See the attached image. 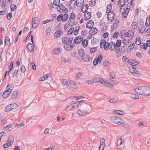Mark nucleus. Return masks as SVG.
Wrapping results in <instances>:
<instances>
[{"label": "nucleus", "instance_id": "obj_29", "mask_svg": "<svg viewBox=\"0 0 150 150\" xmlns=\"http://www.w3.org/2000/svg\"><path fill=\"white\" fill-rule=\"evenodd\" d=\"M132 74L135 76H138L139 75V72L136 70L135 69H134V70H133L132 71H131Z\"/></svg>", "mask_w": 150, "mask_h": 150}, {"label": "nucleus", "instance_id": "obj_10", "mask_svg": "<svg viewBox=\"0 0 150 150\" xmlns=\"http://www.w3.org/2000/svg\"><path fill=\"white\" fill-rule=\"evenodd\" d=\"M26 47L28 50L31 52H33L34 51V46L31 43H28L26 45Z\"/></svg>", "mask_w": 150, "mask_h": 150}, {"label": "nucleus", "instance_id": "obj_43", "mask_svg": "<svg viewBox=\"0 0 150 150\" xmlns=\"http://www.w3.org/2000/svg\"><path fill=\"white\" fill-rule=\"evenodd\" d=\"M146 95L148 96L150 95V87L146 86Z\"/></svg>", "mask_w": 150, "mask_h": 150}, {"label": "nucleus", "instance_id": "obj_21", "mask_svg": "<svg viewBox=\"0 0 150 150\" xmlns=\"http://www.w3.org/2000/svg\"><path fill=\"white\" fill-rule=\"evenodd\" d=\"M69 17V15L67 13L64 14V15H62V19H61V21L63 22L66 21L68 19Z\"/></svg>", "mask_w": 150, "mask_h": 150}, {"label": "nucleus", "instance_id": "obj_63", "mask_svg": "<svg viewBox=\"0 0 150 150\" xmlns=\"http://www.w3.org/2000/svg\"><path fill=\"white\" fill-rule=\"evenodd\" d=\"M112 5L111 4H109L108 6H107V11H109V12H112V11H111V10L112 9Z\"/></svg>", "mask_w": 150, "mask_h": 150}, {"label": "nucleus", "instance_id": "obj_55", "mask_svg": "<svg viewBox=\"0 0 150 150\" xmlns=\"http://www.w3.org/2000/svg\"><path fill=\"white\" fill-rule=\"evenodd\" d=\"M110 45H113V50L114 49H115L117 50V48L116 47H117L116 46V45L115 44V43L114 42H110Z\"/></svg>", "mask_w": 150, "mask_h": 150}, {"label": "nucleus", "instance_id": "obj_41", "mask_svg": "<svg viewBox=\"0 0 150 150\" xmlns=\"http://www.w3.org/2000/svg\"><path fill=\"white\" fill-rule=\"evenodd\" d=\"M75 23V20L70 19L69 21V25L70 26H72Z\"/></svg>", "mask_w": 150, "mask_h": 150}, {"label": "nucleus", "instance_id": "obj_59", "mask_svg": "<svg viewBox=\"0 0 150 150\" xmlns=\"http://www.w3.org/2000/svg\"><path fill=\"white\" fill-rule=\"evenodd\" d=\"M72 104L70 105H69L65 109L67 111H69L72 109L74 108H73L72 107Z\"/></svg>", "mask_w": 150, "mask_h": 150}, {"label": "nucleus", "instance_id": "obj_13", "mask_svg": "<svg viewBox=\"0 0 150 150\" xmlns=\"http://www.w3.org/2000/svg\"><path fill=\"white\" fill-rule=\"evenodd\" d=\"M125 2V0H120L118 1V5L119 6L121 7L120 9V12H121L122 11V7H123Z\"/></svg>", "mask_w": 150, "mask_h": 150}, {"label": "nucleus", "instance_id": "obj_45", "mask_svg": "<svg viewBox=\"0 0 150 150\" xmlns=\"http://www.w3.org/2000/svg\"><path fill=\"white\" fill-rule=\"evenodd\" d=\"M116 77L115 73L114 72H111L110 74V79H114Z\"/></svg>", "mask_w": 150, "mask_h": 150}, {"label": "nucleus", "instance_id": "obj_30", "mask_svg": "<svg viewBox=\"0 0 150 150\" xmlns=\"http://www.w3.org/2000/svg\"><path fill=\"white\" fill-rule=\"evenodd\" d=\"M9 140L7 141V143L4 144L3 145V146L5 148H7L10 145H11L12 144V142H8Z\"/></svg>", "mask_w": 150, "mask_h": 150}, {"label": "nucleus", "instance_id": "obj_64", "mask_svg": "<svg viewBox=\"0 0 150 150\" xmlns=\"http://www.w3.org/2000/svg\"><path fill=\"white\" fill-rule=\"evenodd\" d=\"M119 35V33L118 32H116L114 34L113 38H117Z\"/></svg>", "mask_w": 150, "mask_h": 150}, {"label": "nucleus", "instance_id": "obj_51", "mask_svg": "<svg viewBox=\"0 0 150 150\" xmlns=\"http://www.w3.org/2000/svg\"><path fill=\"white\" fill-rule=\"evenodd\" d=\"M141 40H140V38H139L138 40V38H137V41L135 42L136 44L137 45H139L141 44Z\"/></svg>", "mask_w": 150, "mask_h": 150}, {"label": "nucleus", "instance_id": "obj_33", "mask_svg": "<svg viewBox=\"0 0 150 150\" xmlns=\"http://www.w3.org/2000/svg\"><path fill=\"white\" fill-rule=\"evenodd\" d=\"M131 26L133 30L136 29L137 27V23L136 22H133L132 23Z\"/></svg>", "mask_w": 150, "mask_h": 150}, {"label": "nucleus", "instance_id": "obj_26", "mask_svg": "<svg viewBox=\"0 0 150 150\" xmlns=\"http://www.w3.org/2000/svg\"><path fill=\"white\" fill-rule=\"evenodd\" d=\"M129 62L131 63V65H136L138 64L139 63V62L138 61H135L134 59H132Z\"/></svg>", "mask_w": 150, "mask_h": 150}, {"label": "nucleus", "instance_id": "obj_5", "mask_svg": "<svg viewBox=\"0 0 150 150\" xmlns=\"http://www.w3.org/2000/svg\"><path fill=\"white\" fill-rule=\"evenodd\" d=\"M111 120L113 123L117 124L119 125V122L120 123V121L122 120V119L120 118L115 116H113L111 117Z\"/></svg>", "mask_w": 150, "mask_h": 150}, {"label": "nucleus", "instance_id": "obj_50", "mask_svg": "<svg viewBox=\"0 0 150 150\" xmlns=\"http://www.w3.org/2000/svg\"><path fill=\"white\" fill-rule=\"evenodd\" d=\"M11 105V108L12 109L16 108H17L18 105L16 104L15 103H13L10 104Z\"/></svg>", "mask_w": 150, "mask_h": 150}, {"label": "nucleus", "instance_id": "obj_32", "mask_svg": "<svg viewBox=\"0 0 150 150\" xmlns=\"http://www.w3.org/2000/svg\"><path fill=\"white\" fill-rule=\"evenodd\" d=\"M110 64L111 63L109 61L106 60L104 61L103 63V65L104 67L107 66H109Z\"/></svg>", "mask_w": 150, "mask_h": 150}, {"label": "nucleus", "instance_id": "obj_46", "mask_svg": "<svg viewBox=\"0 0 150 150\" xmlns=\"http://www.w3.org/2000/svg\"><path fill=\"white\" fill-rule=\"evenodd\" d=\"M119 21L117 19L115 20L113 22V25L114 27H117V25Z\"/></svg>", "mask_w": 150, "mask_h": 150}, {"label": "nucleus", "instance_id": "obj_48", "mask_svg": "<svg viewBox=\"0 0 150 150\" xmlns=\"http://www.w3.org/2000/svg\"><path fill=\"white\" fill-rule=\"evenodd\" d=\"M93 83H98L101 81V80L100 78H95L93 80Z\"/></svg>", "mask_w": 150, "mask_h": 150}, {"label": "nucleus", "instance_id": "obj_44", "mask_svg": "<svg viewBox=\"0 0 150 150\" xmlns=\"http://www.w3.org/2000/svg\"><path fill=\"white\" fill-rule=\"evenodd\" d=\"M82 43L83 46L84 47H86L87 46L88 41L86 39L84 40H83Z\"/></svg>", "mask_w": 150, "mask_h": 150}, {"label": "nucleus", "instance_id": "obj_24", "mask_svg": "<svg viewBox=\"0 0 150 150\" xmlns=\"http://www.w3.org/2000/svg\"><path fill=\"white\" fill-rule=\"evenodd\" d=\"M126 50L125 46H122L120 48H119L117 50V52H121L122 53H124Z\"/></svg>", "mask_w": 150, "mask_h": 150}, {"label": "nucleus", "instance_id": "obj_2", "mask_svg": "<svg viewBox=\"0 0 150 150\" xmlns=\"http://www.w3.org/2000/svg\"><path fill=\"white\" fill-rule=\"evenodd\" d=\"M62 84L74 88V86H75V83L73 81L69 80L63 79L61 81Z\"/></svg>", "mask_w": 150, "mask_h": 150}, {"label": "nucleus", "instance_id": "obj_23", "mask_svg": "<svg viewBox=\"0 0 150 150\" xmlns=\"http://www.w3.org/2000/svg\"><path fill=\"white\" fill-rule=\"evenodd\" d=\"M81 57L82 60L83 61L85 62H88L91 61V58L87 56L85 57Z\"/></svg>", "mask_w": 150, "mask_h": 150}, {"label": "nucleus", "instance_id": "obj_36", "mask_svg": "<svg viewBox=\"0 0 150 150\" xmlns=\"http://www.w3.org/2000/svg\"><path fill=\"white\" fill-rule=\"evenodd\" d=\"M76 16L74 13L72 12L70 16L69 19H73L75 20V19Z\"/></svg>", "mask_w": 150, "mask_h": 150}, {"label": "nucleus", "instance_id": "obj_1", "mask_svg": "<svg viewBox=\"0 0 150 150\" xmlns=\"http://www.w3.org/2000/svg\"><path fill=\"white\" fill-rule=\"evenodd\" d=\"M146 86H140L137 88H136L134 91L138 94L143 96H146Z\"/></svg>", "mask_w": 150, "mask_h": 150}, {"label": "nucleus", "instance_id": "obj_12", "mask_svg": "<svg viewBox=\"0 0 150 150\" xmlns=\"http://www.w3.org/2000/svg\"><path fill=\"white\" fill-rule=\"evenodd\" d=\"M36 18L34 17L33 18L32 20V25L33 28L35 29L38 25V24L36 23L37 20L36 19Z\"/></svg>", "mask_w": 150, "mask_h": 150}, {"label": "nucleus", "instance_id": "obj_57", "mask_svg": "<svg viewBox=\"0 0 150 150\" xmlns=\"http://www.w3.org/2000/svg\"><path fill=\"white\" fill-rule=\"evenodd\" d=\"M97 50V47H92L90 49V52L91 53H94Z\"/></svg>", "mask_w": 150, "mask_h": 150}, {"label": "nucleus", "instance_id": "obj_42", "mask_svg": "<svg viewBox=\"0 0 150 150\" xmlns=\"http://www.w3.org/2000/svg\"><path fill=\"white\" fill-rule=\"evenodd\" d=\"M121 41L120 40H118L115 43L117 47L118 48L120 47L121 44Z\"/></svg>", "mask_w": 150, "mask_h": 150}, {"label": "nucleus", "instance_id": "obj_28", "mask_svg": "<svg viewBox=\"0 0 150 150\" xmlns=\"http://www.w3.org/2000/svg\"><path fill=\"white\" fill-rule=\"evenodd\" d=\"M5 44L8 46H10L11 45L10 40L8 37H6L5 40Z\"/></svg>", "mask_w": 150, "mask_h": 150}, {"label": "nucleus", "instance_id": "obj_37", "mask_svg": "<svg viewBox=\"0 0 150 150\" xmlns=\"http://www.w3.org/2000/svg\"><path fill=\"white\" fill-rule=\"evenodd\" d=\"M96 0H91L89 3L90 6L93 7L96 4Z\"/></svg>", "mask_w": 150, "mask_h": 150}, {"label": "nucleus", "instance_id": "obj_34", "mask_svg": "<svg viewBox=\"0 0 150 150\" xmlns=\"http://www.w3.org/2000/svg\"><path fill=\"white\" fill-rule=\"evenodd\" d=\"M103 59V55L102 54L99 55L98 57L97 58H96V60L97 62H98L100 63L102 59Z\"/></svg>", "mask_w": 150, "mask_h": 150}, {"label": "nucleus", "instance_id": "obj_14", "mask_svg": "<svg viewBox=\"0 0 150 150\" xmlns=\"http://www.w3.org/2000/svg\"><path fill=\"white\" fill-rule=\"evenodd\" d=\"M77 113L80 116H84L87 114V112L86 110H79L77 112Z\"/></svg>", "mask_w": 150, "mask_h": 150}, {"label": "nucleus", "instance_id": "obj_47", "mask_svg": "<svg viewBox=\"0 0 150 150\" xmlns=\"http://www.w3.org/2000/svg\"><path fill=\"white\" fill-rule=\"evenodd\" d=\"M11 109H12V108H11V105H10V104L9 105H8L6 107L5 110L6 112H8V111H9Z\"/></svg>", "mask_w": 150, "mask_h": 150}, {"label": "nucleus", "instance_id": "obj_11", "mask_svg": "<svg viewBox=\"0 0 150 150\" xmlns=\"http://www.w3.org/2000/svg\"><path fill=\"white\" fill-rule=\"evenodd\" d=\"M83 39V37L81 36H79L76 38L74 40V43L76 44H77L80 43Z\"/></svg>", "mask_w": 150, "mask_h": 150}, {"label": "nucleus", "instance_id": "obj_27", "mask_svg": "<svg viewBox=\"0 0 150 150\" xmlns=\"http://www.w3.org/2000/svg\"><path fill=\"white\" fill-rule=\"evenodd\" d=\"M18 91H15L13 92L11 96L12 98L14 99L16 98L18 96Z\"/></svg>", "mask_w": 150, "mask_h": 150}, {"label": "nucleus", "instance_id": "obj_61", "mask_svg": "<svg viewBox=\"0 0 150 150\" xmlns=\"http://www.w3.org/2000/svg\"><path fill=\"white\" fill-rule=\"evenodd\" d=\"M54 54H57L60 52V49L58 48L57 49H54L53 51Z\"/></svg>", "mask_w": 150, "mask_h": 150}, {"label": "nucleus", "instance_id": "obj_58", "mask_svg": "<svg viewBox=\"0 0 150 150\" xmlns=\"http://www.w3.org/2000/svg\"><path fill=\"white\" fill-rule=\"evenodd\" d=\"M115 112L116 114L120 115H123L124 114L123 111L120 110H115Z\"/></svg>", "mask_w": 150, "mask_h": 150}, {"label": "nucleus", "instance_id": "obj_15", "mask_svg": "<svg viewBox=\"0 0 150 150\" xmlns=\"http://www.w3.org/2000/svg\"><path fill=\"white\" fill-rule=\"evenodd\" d=\"M63 33V32L61 30H58L54 34V38L56 39L59 37Z\"/></svg>", "mask_w": 150, "mask_h": 150}, {"label": "nucleus", "instance_id": "obj_56", "mask_svg": "<svg viewBox=\"0 0 150 150\" xmlns=\"http://www.w3.org/2000/svg\"><path fill=\"white\" fill-rule=\"evenodd\" d=\"M48 6L49 7V9L51 10H53L54 8V5L52 3L48 5Z\"/></svg>", "mask_w": 150, "mask_h": 150}, {"label": "nucleus", "instance_id": "obj_53", "mask_svg": "<svg viewBox=\"0 0 150 150\" xmlns=\"http://www.w3.org/2000/svg\"><path fill=\"white\" fill-rule=\"evenodd\" d=\"M60 3V0H54L53 4L56 6H58Z\"/></svg>", "mask_w": 150, "mask_h": 150}, {"label": "nucleus", "instance_id": "obj_20", "mask_svg": "<svg viewBox=\"0 0 150 150\" xmlns=\"http://www.w3.org/2000/svg\"><path fill=\"white\" fill-rule=\"evenodd\" d=\"M88 5L87 4L83 5L81 9V11L83 13H85L87 11L88 8Z\"/></svg>", "mask_w": 150, "mask_h": 150}, {"label": "nucleus", "instance_id": "obj_19", "mask_svg": "<svg viewBox=\"0 0 150 150\" xmlns=\"http://www.w3.org/2000/svg\"><path fill=\"white\" fill-rule=\"evenodd\" d=\"M119 125H122V126L125 127L126 128H128L129 127L128 124L122 120V121H120V123L119 122Z\"/></svg>", "mask_w": 150, "mask_h": 150}, {"label": "nucleus", "instance_id": "obj_40", "mask_svg": "<svg viewBox=\"0 0 150 150\" xmlns=\"http://www.w3.org/2000/svg\"><path fill=\"white\" fill-rule=\"evenodd\" d=\"M100 83L105 84V85L107 87L110 86V83L107 82L105 81H103L102 82H100Z\"/></svg>", "mask_w": 150, "mask_h": 150}, {"label": "nucleus", "instance_id": "obj_7", "mask_svg": "<svg viewBox=\"0 0 150 150\" xmlns=\"http://www.w3.org/2000/svg\"><path fill=\"white\" fill-rule=\"evenodd\" d=\"M84 0H77V1H75L74 0H71L70 3V4L72 3H74V4L76 3V5L79 7L81 6L83 4Z\"/></svg>", "mask_w": 150, "mask_h": 150}, {"label": "nucleus", "instance_id": "obj_17", "mask_svg": "<svg viewBox=\"0 0 150 150\" xmlns=\"http://www.w3.org/2000/svg\"><path fill=\"white\" fill-rule=\"evenodd\" d=\"M94 22L92 20H90L87 23L86 25V27L87 28L89 29L91 28L93 25Z\"/></svg>", "mask_w": 150, "mask_h": 150}, {"label": "nucleus", "instance_id": "obj_4", "mask_svg": "<svg viewBox=\"0 0 150 150\" xmlns=\"http://www.w3.org/2000/svg\"><path fill=\"white\" fill-rule=\"evenodd\" d=\"M64 49L68 51H70L71 50V48H73L74 47V43L73 42H70L69 43L64 44Z\"/></svg>", "mask_w": 150, "mask_h": 150}, {"label": "nucleus", "instance_id": "obj_3", "mask_svg": "<svg viewBox=\"0 0 150 150\" xmlns=\"http://www.w3.org/2000/svg\"><path fill=\"white\" fill-rule=\"evenodd\" d=\"M9 84H8L6 87L7 90L6 91L3 93L2 97L4 98H6L8 97L10 94L11 93L12 90L9 88Z\"/></svg>", "mask_w": 150, "mask_h": 150}, {"label": "nucleus", "instance_id": "obj_39", "mask_svg": "<svg viewBox=\"0 0 150 150\" xmlns=\"http://www.w3.org/2000/svg\"><path fill=\"white\" fill-rule=\"evenodd\" d=\"M150 24V17H148L146 18V22L145 24V25L146 27H148Z\"/></svg>", "mask_w": 150, "mask_h": 150}, {"label": "nucleus", "instance_id": "obj_6", "mask_svg": "<svg viewBox=\"0 0 150 150\" xmlns=\"http://www.w3.org/2000/svg\"><path fill=\"white\" fill-rule=\"evenodd\" d=\"M73 39V38H70L65 37L62 38V41L64 44H65L68 43L72 42Z\"/></svg>", "mask_w": 150, "mask_h": 150}, {"label": "nucleus", "instance_id": "obj_54", "mask_svg": "<svg viewBox=\"0 0 150 150\" xmlns=\"http://www.w3.org/2000/svg\"><path fill=\"white\" fill-rule=\"evenodd\" d=\"M143 45H141L140 46L142 48H143L144 50H146L147 49V47L145 43H143Z\"/></svg>", "mask_w": 150, "mask_h": 150}, {"label": "nucleus", "instance_id": "obj_31", "mask_svg": "<svg viewBox=\"0 0 150 150\" xmlns=\"http://www.w3.org/2000/svg\"><path fill=\"white\" fill-rule=\"evenodd\" d=\"M145 29V28L144 26L141 27L138 30L139 32V33H142L144 32Z\"/></svg>", "mask_w": 150, "mask_h": 150}, {"label": "nucleus", "instance_id": "obj_16", "mask_svg": "<svg viewBox=\"0 0 150 150\" xmlns=\"http://www.w3.org/2000/svg\"><path fill=\"white\" fill-rule=\"evenodd\" d=\"M91 17V13L87 12L85 14L84 16V19L87 21Z\"/></svg>", "mask_w": 150, "mask_h": 150}, {"label": "nucleus", "instance_id": "obj_38", "mask_svg": "<svg viewBox=\"0 0 150 150\" xmlns=\"http://www.w3.org/2000/svg\"><path fill=\"white\" fill-rule=\"evenodd\" d=\"M72 107L73 108L75 107H77L80 105L79 102H77L72 103Z\"/></svg>", "mask_w": 150, "mask_h": 150}, {"label": "nucleus", "instance_id": "obj_18", "mask_svg": "<svg viewBox=\"0 0 150 150\" xmlns=\"http://www.w3.org/2000/svg\"><path fill=\"white\" fill-rule=\"evenodd\" d=\"M64 8V6L62 4H59V6L57 8V10L59 12L61 13L62 12Z\"/></svg>", "mask_w": 150, "mask_h": 150}, {"label": "nucleus", "instance_id": "obj_35", "mask_svg": "<svg viewBox=\"0 0 150 150\" xmlns=\"http://www.w3.org/2000/svg\"><path fill=\"white\" fill-rule=\"evenodd\" d=\"M131 97L132 98L136 99H138L139 98V96L135 93H132L131 95Z\"/></svg>", "mask_w": 150, "mask_h": 150}, {"label": "nucleus", "instance_id": "obj_8", "mask_svg": "<svg viewBox=\"0 0 150 150\" xmlns=\"http://www.w3.org/2000/svg\"><path fill=\"white\" fill-rule=\"evenodd\" d=\"M123 11H122V12L121 13L122 15V17L123 18H125L127 16L129 11V9L127 8H124L123 9Z\"/></svg>", "mask_w": 150, "mask_h": 150}, {"label": "nucleus", "instance_id": "obj_9", "mask_svg": "<svg viewBox=\"0 0 150 150\" xmlns=\"http://www.w3.org/2000/svg\"><path fill=\"white\" fill-rule=\"evenodd\" d=\"M114 13L113 11L109 12L107 16L108 21L110 22L112 21L114 19Z\"/></svg>", "mask_w": 150, "mask_h": 150}, {"label": "nucleus", "instance_id": "obj_52", "mask_svg": "<svg viewBox=\"0 0 150 150\" xmlns=\"http://www.w3.org/2000/svg\"><path fill=\"white\" fill-rule=\"evenodd\" d=\"M11 11H14L16 9V6L14 4H12L11 6Z\"/></svg>", "mask_w": 150, "mask_h": 150}, {"label": "nucleus", "instance_id": "obj_60", "mask_svg": "<svg viewBox=\"0 0 150 150\" xmlns=\"http://www.w3.org/2000/svg\"><path fill=\"white\" fill-rule=\"evenodd\" d=\"M104 44H106V42L105 40V39H103V40H101V42H100V47L101 48H103V47L102 46V45H103Z\"/></svg>", "mask_w": 150, "mask_h": 150}, {"label": "nucleus", "instance_id": "obj_22", "mask_svg": "<svg viewBox=\"0 0 150 150\" xmlns=\"http://www.w3.org/2000/svg\"><path fill=\"white\" fill-rule=\"evenodd\" d=\"M78 53L80 57H83L85 54L84 51L82 49H80L79 50Z\"/></svg>", "mask_w": 150, "mask_h": 150}, {"label": "nucleus", "instance_id": "obj_25", "mask_svg": "<svg viewBox=\"0 0 150 150\" xmlns=\"http://www.w3.org/2000/svg\"><path fill=\"white\" fill-rule=\"evenodd\" d=\"M133 35H134L133 32L132 31H128V32L126 33L125 34V36L127 37H132Z\"/></svg>", "mask_w": 150, "mask_h": 150}, {"label": "nucleus", "instance_id": "obj_49", "mask_svg": "<svg viewBox=\"0 0 150 150\" xmlns=\"http://www.w3.org/2000/svg\"><path fill=\"white\" fill-rule=\"evenodd\" d=\"M74 30V28L72 27L69 29L67 33V34L68 35H70L71 34Z\"/></svg>", "mask_w": 150, "mask_h": 150}, {"label": "nucleus", "instance_id": "obj_62", "mask_svg": "<svg viewBox=\"0 0 150 150\" xmlns=\"http://www.w3.org/2000/svg\"><path fill=\"white\" fill-rule=\"evenodd\" d=\"M122 144V139L120 138L118 139L117 142V144L118 146L121 145Z\"/></svg>", "mask_w": 150, "mask_h": 150}]
</instances>
